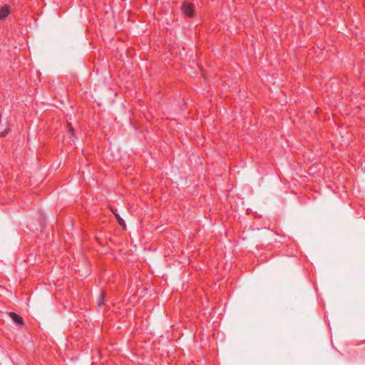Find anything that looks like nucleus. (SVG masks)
I'll use <instances>...</instances> for the list:
<instances>
[{
  "label": "nucleus",
  "instance_id": "obj_1",
  "mask_svg": "<svg viewBox=\"0 0 365 365\" xmlns=\"http://www.w3.org/2000/svg\"><path fill=\"white\" fill-rule=\"evenodd\" d=\"M181 9L186 16L189 17L193 16L194 9L192 4L188 2H185L182 4Z\"/></svg>",
  "mask_w": 365,
  "mask_h": 365
},
{
  "label": "nucleus",
  "instance_id": "obj_2",
  "mask_svg": "<svg viewBox=\"0 0 365 365\" xmlns=\"http://www.w3.org/2000/svg\"><path fill=\"white\" fill-rule=\"evenodd\" d=\"M9 316H10L11 319H12V321L14 323H16V324H18V325L23 324V322H24L23 318L20 315L16 314L15 312H10Z\"/></svg>",
  "mask_w": 365,
  "mask_h": 365
},
{
  "label": "nucleus",
  "instance_id": "obj_3",
  "mask_svg": "<svg viewBox=\"0 0 365 365\" xmlns=\"http://www.w3.org/2000/svg\"><path fill=\"white\" fill-rule=\"evenodd\" d=\"M9 14V9L8 6H4L0 9V20L6 18Z\"/></svg>",
  "mask_w": 365,
  "mask_h": 365
},
{
  "label": "nucleus",
  "instance_id": "obj_4",
  "mask_svg": "<svg viewBox=\"0 0 365 365\" xmlns=\"http://www.w3.org/2000/svg\"><path fill=\"white\" fill-rule=\"evenodd\" d=\"M111 208V211L113 212V213L115 215V217L117 218L119 224L121 225V226H124L125 225V222L124 220H123V218L120 217V216L119 215L118 213H117V210L115 209L113 207H110Z\"/></svg>",
  "mask_w": 365,
  "mask_h": 365
},
{
  "label": "nucleus",
  "instance_id": "obj_5",
  "mask_svg": "<svg viewBox=\"0 0 365 365\" xmlns=\"http://www.w3.org/2000/svg\"><path fill=\"white\" fill-rule=\"evenodd\" d=\"M103 300H104V296H103V294H101L98 298V307H101L102 305Z\"/></svg>",
  "mask_w": 365,
  "mask_h": 365
},
{
  "label": "nucleus",
  "instance_id": "obj_6",
  "mask_svg": "<svg viewBox=\"0 0 365 365\" xmlns=\"http://www.w3.org/2000/svg\"><path fill=\"white\" fill-rule=\"evenodd\" d=\"M68 125L69 126V133H70L71 136H74V130H73V128L71 126L70 123H68Z\"/></svg>",
  "mask_w": 365,
  "mask_h": 365
},
{
  "label": "nucleus",
  "instance_id": "obj_7",
  "mask_svg": "<svg viewBox=\"0 0 365 365\" xmlns=\"http://www.w3.org/2000/svg\"><path fill=\"white\" fill-rule=\"evenodd\" d=\"M250 211V209H247V213H249Z\"/></svg>",
  "mask_w": 365,
  "mask_h": 365
},
{
  "label": "nucleus",
  "instance_id": "obj_8",
  "mask_svg": "<svg viewBox=\"0 0 365 365\" xmlns=\"http://www.w3.org/2000/svg\"><path fill=\"white\" fill-rule=\"evenodd\" d=\"M5 135H6V133H2V135H2V136H5Z\"/></svg>",
  "mask_w": 365,
  "mask_h": 365
}]
</instances>
